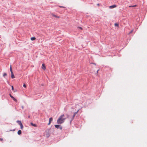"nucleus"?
Wrapping results in <instances>:
<instances>
[{
	"label": "nucleus",
	"instance_id": "5",
	"mask_svg": "<svg viewBox=\"0 0 147 147\" xmlns=\"http://www.w3.org/2000/svg\"><path fill=\"white\" fill-rule=\"evenodd\" d=\"M51 15L52 16L56 18H60L59 16H56V15L54 14L53 13H52Z\"/></svg>",
	"mask_w": 147,
	"mask_h": 147
},
{
	"label": "nucleus",
	"instance_id": "10",
	"mask_svg": "<svg viewBox=\"0 0 147 147\" xmlns=\"http://www.w3.org/2000/svg\"><path fill=\"white\" fill-rule=\"evenodd\" d=\"M22 134V131L21 130H18V135H20Z\"/></svg>",
	"mask_w": 147,
	"mask_h": 147
},
{
	"label": "nucleus",
	"instance_id": "27",
	"mask_svg": "<svg viewBox=\"0 0 147 147\" xmlns=\"http://www.w3.org/2000/svg\"><path fill=\"white\" fill-rule=\"evenodd\" d=\"M9 95H10V97H11V96H12V95H11V94H9Z\"/></svg>",
	"mask_w": 147,
	"mask_h": 147
},
{
	"label": "nucleus",
	"instance_id": "25",
	"mask_svg": "<svg viewBox=\"0 0 147 147\" xmlns=\"http://www.w3.org/2000/svg\"><path fill=\"white\" fill-rule=\"evenodd\" d=\"M3 140V139L2 138H0V140L1 141H2Z\"/></svg>",
	"mask_w": 147,
	"mask_h": 147
},
{
	"label": "nucleus",
	"instance_id": "21",
	"mask_svg": "<svg viewBox=\"0 0 147 147\" xmlns=\"http://www.w3.org/2000/svg\"><path fill=\"white\" fill-rule=\"evenodd\" d=\"M23 86L24 87H25V88H26V86L25 85V84H24L23 85Z\"/></svg>",
	"mask_w": 147,
	"mask_h": 147
},
{
	"label": "nucleus",
	"instance_id": "8",
	"mask_svg": "<svg viewBox=\"0 0 147 147\" xmlns=\"http://www.w3.org/2000/svg\"><path fill=\"white\" fill-rule=\"evenodd\" d=\"M11 78H12V79L14 78H15V76H14V74H13V72L11 73Z\"/></svg>",
	"mask_w": 147,
	"mask_h": 147
},
{
	"label": "nucleus",
	"instance_id": "26",
	"mask_svg": "<svg viewBox=\"0 0 147 147\" xmlns=\"http://www.w3.org/2000/svg\"><path fill=\"white\" fill-rule=\"evenodd\" d=\"M98 71H99V70H98L97 71V72H96V74H98Z\"/></svg>",
	"mask_w": 147,
	"mask_h": 147
},
{
	"label": "nucleus",
	"instance_id": "9",
	"mask_svg": "<svg viewBox=\"0 0 147 147\" xmlns=\"http://www.w3.org/2000/svg\"><path fill=\"white\" fill-rule=\"evenodd\" d=\"M17 123H18V124L20 125H21V124H22V123L21 121H17Z\"/></svg>",
	"mask_w": 147,
	"mask_h": 147
},
{
	"label": "nucleus",
	"instance_id": "30",
	"mask_svg": "<svg viewBox=\"0 0 147 147\" xmlns=\"http://www.w3.org/2000/svg\"><path fill=\"white\" fill-rule=\"evenodd\" d=\"M49 136V134H48V136Z\"/></svg>",
	"mask_w": 147,
	"mask_h": 147
},
{
	"label": "nucleus",
	"instance_id": "19",
	"mask_svg": "<svg viewBox=\"0 0 147 147\" xmlns=\"http://www.w3.org/2000/svg\"><path fill=\"white\" fill-rule=\"evenodd\" d=\"M133 30H131L129 33V34H131V33H132L133 32Z\"/></svg>",
	"mask_w": 147,
	"mask_h": 147
},
{
	"label": "nucleus",
	"instance_id": "4",
	"mask_svg": "<svg viewBox=\"0 0 147 147\" xmlns=\"http://www.w3.org/2000/svg\"><path fill=\"white\" fill-rule=\"evenodd\" d=\"M116 5H111V6H109V8H115V7H116Z\"/></svg>",
	"mask_w": 147,
	"mask_h": 147
},
{
	"label": "nucleus",
	"instance_id": "3",
	"mask_svg": "<svg viewBox=\"0 0 147 147\" xmlns=\"http://www.w3.org/2000/svg\"><path fill=\"white\" fill-rule=\"evenodd\" d=\"M42 68L44 70H45V69L46 67H45V65L44 64H43V63L42 64Z\"/></svg>",
	"mask_w": 147,
	"mask_h": 147
},
{
	"label": "nucleus",
	"instance_id": "15",
	"mask_svg": "<svg viewBox=\"0 0 147 147\" xmlns=\"http://www.w3.org/2000/svg\"><path fill=\"white\" fill-rule=\"evenodd\" d=\"M10 71L11 73L13 72V71H12V70L11 65L10 66Z\"/></svg>",
	"mask_w": 147,
	"mask_h": 147
},
{
	"label": "nucleus",
	"instance_id": "11",
	"mask_svg": "<svg viewBox=\"0 0 147 147\" xmlns=\"http://www.w3.org/2000/svg\"><path fill=\"white\" fill-rule=\"evenodd\" d=\"M30 39L32 40H35L36 39V38L35 37H32Z\"/></svg>",
	"mask_w": 147,
	"mask_h": 147
},
{
	"label": "nucleus",
	"instance_id": "24",
	"mask_svg": "<svg viewBox=\"0 0 147 147\" xmlns=\"http://www.w3.org/2000/svg\"><path fill=\"white\" fill-rule=\"evenodd\" d=\"M59 7H63V8L65 7H64L61 6H59Z\"/></svg>",
	"mask_w": 147,
	"mask_h": 147
},
{
	"label": "nucleus",
	"instance_id": "14",
	"mask_svg": "<svg viewBox=\"0 0 147 147\" xmlns=\"http://www.w3.org/2000/svg\"><path fill=\"white\" fill-rule=\"evenodd\" d=\"M20 128H21V129H22L23 128V125L22 124H21V125H20Z\"/></svg>",
	"mask_w": 147,
	"mask_h": 147
},
{
	"label": "nucleus",
	"instance_id": "22",
	"mask_svg": "<svg viewBox=\"0 0 147 147\" xmlns=\"http://www.w3.org/2000/svg\"><path fill=\"white\" fill-rule=\"evenodd\" d=\"M11 88H12V90H14V88H13V86H12Z\"/></svg>",
	"mask_w": 147,
	"mask_h": 147
},
{
	"label": "nucleus",
	"instance_id": "12",
	"mask_svg": "<svg viewBox=\"0 0 147 147\" xmlns=\"http://www.w3.org/2000/svg\"><path fill=\"white\" fill-rule=\"evenodd\" d=\"M60 126L59 125H55V126L56 128H58Z\"/></svg>",
	"mask_w": 147,
	"mask_h": 147
},
{
	"label": "nucleus",
	"instance_id": "29",
	"mask_svg": "<svg viewBox=\"0 0 147 147\" xmlns=\"http://www.w3.org/2000/svg\"><path fill=\"white\" fill-rule=\"evenodd\" d=\"M132 6H129V7H132Z\"/></svg>",
	"mask_w": 147,
	"mask_h": 147
},
{
	"label": "nucleus",
	"instance_id": "20",
	"mask_svg": "<svg viewBox=\"0 0 147 147\" xmlns=\"http://www.w3.org/2000/svg\"><path fill=\"white\" fill-rule=\"evenodd\" d=\"M51 121H49V123H48V125H50V124H51Z\"/></svg>",
	"mask_w": 147,
	"mask_h": 147
},
{
	"label": "nucleus",
	"instance_id": "1",
	"mask_svg": "<svg viewBox=\"0 0 147 147\" xmlns=\"http://www.w3.org/2000/svg\"><path fill=\"white\" fill-rule=\"evenodd\" d=\"M64 115L63 114L61 115L58 120H57V122L58 124H62L63 123L66 118H64L63 117H64Z\"/></svg>",
	"mask_w": 147,
	"mask_h": 147
},
{
	"label": "nucleus",
	"instance_id": "16",
	"mask_svg": "<svg viewBox=\"0 0 147 147\" xmlns=\"http://www.w3.org/2000/svg\"><path fill=\"white\" fill-rule=\"evenodd\" d=\"M7 74H6V73H4L3 74V76L5 77V76H7Z\"/></svg>",
	"mask_w": 147,
	"mask_h": 147
},
{
	"label": "nucleus",
	"instance_id": "18",
	"mask_svg": "<svg viewBox=\"0 0 147 147\" xmlns=\"http://www.w3.org/2000/svg\"><path fill=\"white\" fill-rule=\"evenodd\" d=\"M78 28L80 29L81 30H82V27H78Z\"/></svg>",
	"mask_w": 147,
	"mask_h": 147
},
{
	"label": "nucleus",
	"instance_id": "17",
	"mask_svg": "<svg viewBox=\"0 0 147 147\" xmlns=\"http://www.w3.org/2000/svg\"><path fill=\"white\" fill-rule=\"evenodd\" d=\"M49 121H53V118L52 117H51L49 118Z\"/></svg>",
	"mask_w": 147,
	"mask_h": 147
},
{
	"label": "nucleus",
	"instance_id": "7",
	"mask_svg": "<svg viewBox=\"0 0 147 147\" xmlns=\"http://www.w3.org/2000/svg\"><path fill=\"white\" fill-rule=\"evenodd\" d=\"M11 98H12V99L16 102H17V100L13 96H11Z\"/></svg>",
	"mask_w": 147,
	"mask_h": 147
},
{
	"label": "nucleus",
	"instance_id": "2",
	"mask_svg": "<svg viewBox=\"0 0 147 147\" xmlns=\"http://www.w3.org/2000/svg\"><path fill=\"white\" fill-rule=\"evenodd\" d=\"M79 111V110H78V111L74 113V114L71 119V121L74 119L75 116L77 114V113H78V112Z\"/></svg>",
	"mask_w": 147,
	"mask_h": 147
},
{
	"label": "nucleus",
	"instance_id": "13",
	"mask_svg": "<svg viewBox=\"0 0 147 147\" xmlns=\"http://www.w3.org/2000/svg\"><path fill=\"white\" fill-rule=\"evenodd\" d=\"M114 25L115 26H117L118 27H119V25L117 23H115Z\"/></svg>",
	"mask_w": 147,
	"mask_h": 147
},
{
	"label": "nucleus",
	"instance_id": "28",
	"mask_svg": "<svg viewBox=\"0 0 147 147\" xmlns=\"http://www.w3.org/2000/svg\"><path fill=\"white\" fill-rule=\"evenodd\" d=\"M67 118H68V117H69V115H67Z\"/></svg>",
	"mask_w": 147,
	"mask_h": 147
},
{
	"label": "nucleus",
	"instance_id": "6",
	"mask_svg": "<svg viewBox=\"0 0 147 147\" xmlns=\"http://www.w3.org/2000/svg\"><path fill=\"white\" fill-rule=\"evenodd\" d=\"M30 124L32 125L33 126L35 127H37V125L36 124H34L32 123H31Z\"/></svg>",
	"mask_w": 147,
	"mask_h": 147
},
{
	"label": "nucleus",
	"instance_id": "23",
	"mask_svg": "<svg viewBox=\"0 0 147 147\" xmlns=\"http://www.w3.org/2000/svg\"><path fill=\"white\" fill-rule=\"evenodd\" d=\"M136 5H134L132 6V7H136Z\"/></svg>",
	"mask_w": 147,
	"mask_h": 147
}]
</instances>
